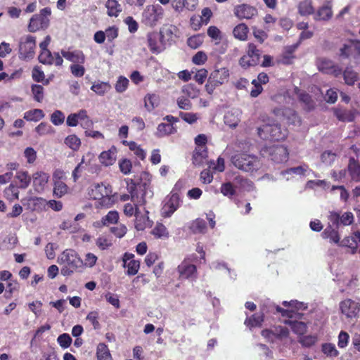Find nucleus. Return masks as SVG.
Listing matches in <instances>:
<instances>
[{"label":"nucleus","instance_id":"obj_1","mask_svg":"<svg viewBox=\"0 0 360 360\" xmlns=\"http://www.w3.org/2000/svg\"><path fill=\"white\" fill-rule=\"evenodd\" d=\"M151 174L148 172H142L138 179H130L127 181V190L130 193L131 200L136 205L143 206L146 203V196L151 193Z\"/></svg>","mask_w":360,"mask_h":360},{"label":"nucleus","instance_id":"obj_2","mask_svg":"<svg viewBox=\"0 0 360 360\" xmlns=\"http://www.w3.org/2000/svg\"><path fill=\"white\" fill-rule=\"evenodd\" d=\"M60 264H63L61 268V274L65 276H70L75 271H80L84 267V261L77 252L72 249L64 250L58 259Z\"/></svg>","mask_w":360,"mask_h":360},{"label":"nucleus","instance_id":"obj_3","mask_svg":"<svg viewBox=\"0 0 360 360\" xmlns=\"http://www.w3.org/2000/svg\"><path fill=\"white\" fill-rule=\"evenodd\" d=\"M231 162L236 167L246 172H256L261 166L257 156L245 153H238L232 156Z\"/></svg>","mask_w":360,"mask_h":360},{"label":"nucleus","instance_id":"obj_4","mask_svg":"<svg viewBox=\"0 0 360 360\" xmlns=\"http://www.w3.org/2000/svg\"><path fill=\"white\" fill-rule=\"evenodd\" d=\"M257 134L263 139L280 141L287 137L288 131L280 124H266L257 129Z\"/></svg>","mask_w":360,"mask_h":360},{"label":"nucleus","instance_id":"obj_5","mask_svg":"<svg viewBox=\"0 0 360 360\" xmlns=\"http://www.w3.org/2000/svg\"><path fill=\"white\" fill-rule=\"evenodd\" d=\"M230 72L227 68H221L213 70L205 84V90L209 94H212L217 87L221 86L229 81Z\"/></svg>","mask_w":360,"mask_h":360},{"label":"nucleus","instance_id":"obj_6","mask_svg":"<svg viewBox=\"0 0 360 360\" xmlns=\"http://www.w3.org/2000/svg\"><path fill=\"white\" fill-rule=\"evenodd\" d=\"M262 51L254 43H248L245 53L239 59V65L245 70L259 64Z\"/></svg>","mask_w":360,"mask_h":360},{"label":"nucleus","instance_id":"obj_7","mask_svg":"<svg viewBox=\"0 0 360 360\" xmlns=\"http://www.w3.org/2000/svg\"><path fill=\"white\" fill-rule=\"evenodd\" d=\"M51 15V10L46 7L40 10L39 13L34 14L30 20L27 30L30 32L46 30L50 24L49 17Z\"/></svg>","mask_w":360,"mask_h":360},{"label":"nucleus","instance_id":"obj_8","mask_svg":"<svg viewBox=\"0 0 360 360\" xmlns=\"http://www.w3.org/2000/svg\"><path fill=\"white\" fill-rule=\"evenodd\" d=\"M36 37L26 35L21 37L19 41V58L23 60L32 59L35 55Z\"/></svg>","mask_w":360,"mask_h":360},{"label":"nucleus","instance_id":"obj_9","mask_svg":"<svg viewBox=\"0 0 360 360\" xmlns=\"http://www.w3.org/2000/svg\"><path fill=\"white\" fill-rule=\"evenodd\" d=\"M273 114L281 121H285L288 124H300V118L297 113L290 108H275Z\"/></svg>","mask_w":360,"mask_h":360},{"label":"nucleus","instance_id":"obj_10","mask_svg":"<svg viewBox=\"0 0 360 360\" xmlns=\"http://www.w3.org/2000/svg\"><path fill=\"white\" fill-rule=\"evenodd\" d=\"M233 14L240 20H250L258 15V11L255 6L243 3L234 6Z\"/></svg>","mask_w":360,"mask_h":360},{"label":"nucleus","instance_id":"obj_11","mask_svg":"<svg viewBox=\"0 0 360 360\" xmlns=\"http://www.w3.org/2000/svg\"><path fill=\"white\" fill-rule=\"evenodd\" d=\"M340 309L347 319H354L358 317L360 312V303L352 299H345L340 302Z\"/></svg>","mask_w":360,"mask_h":360},{"label":"nucleus","instance_id":"obj_12","mask_svg":"<svg viewBox=\"0 0 360 360\" xmlns=\"http://www.w3.org/2000/svg\"><path fill=\"white\" fill-rule=\"evenodd\" d=\"M163 120L167 123L162 122L157 127L156 136L158 137H164L176 133V127L174 124L178 122L179 119L172 115H166L163 117Z\"/></svg>","mask_w":360,"mask_h":360},{"label":"nucleus","instance_id":"obj_13","mask_svg":"<svg viewBox=\"0 0 360 360\" xmlns=\"http://www.w3.org/2000/svg\"><path fill=\"white\" fill-rule=\"evenodd\" d=\"M163 15L164 9L158 4L148 6L143 14L146 23L150 27L155 26Z\"/></svg>","mask_w":360,"mask_h":360},{"label":"nucleus","instance_id":"obj_14","mask_svg":"<svg viewBox=\"0 0 360 360\" xmlns=\"http://www.w3.org/2000/svg\"><path fill=\"white\" fill-rule=\"evenodd\" d=\"M179 29L173 25L166 24L163 25L160 30L158 34H160L162 41H163L165 46L167 45H172L176 42L178 38Z\"/></svg>","mask_w":360,"mask_h":360},{"label":"nucleus","instance_id":"obj_15","mask_svg":"<svg viewBox=\"0 0 360 360\" xmlns=\"http://www.w3.org/2000/svg\"><path fill=\"white\" fill-rule=\"evenodd\" d=\"M333 0H325L322 6L314 13V19L316 21H329L333 15Z\"/></svg>","mask_w":360,"mask_h":360},{"label":"nucleus","instance_id":"obj_16","mask_svg":"<svg viewBox=\"0 0 360 360\" xmlns=\"http://www.w3.org/2000/svg\"><path fill=\"white\" fill-rule=\"evenodd\" d=\"M38 60L44 65H55L57 67H61L63 63V59L60 53L58 52L52 53L50 50L40 51Z\"/></svg>","mask_w":360,"mask_h":360},{"label":"nucleus","instance_id":"obj_17","mask_svg":"<svg viewBox=\"0 0 360 360\" xmlns=\"http://www.w3.org/2000/svg\"><path fill=\"white\" fill-rule=\"evenodd\" d=\"M329 220L333 226H335L338 229L340 225H351L354 222V215L351 212H346L341 216L336 212H331L329 215Z\"/></svg>","mask_w":360,"mask_h":360},{"label":"nucleus","instance_id":"obj_18","mask_svg":"<svg viewBox=\"0 0 360 360\" xmlns=\"http://www.w3.org/2000/svg\"><path fill=\"white\" fill-rule=\"evenodd\" d=\"M148 46L151 53L158 54L166 48L158 32H150L147 35Z\"/></svg>","mask_w":360,"mask_h":360},{"label":"nucleus","instance_id":"obj_19","mask_svg":"<svg viewBox=\"0 0 360 360\" xmlns=\"http://www.w3.org/2000/svg\"><path fill=\"white\" fill-rule=\"evenodd\" d=\"M288 155V149L284 146L278 145L269 148L271 160L275 163L279 164L287 162Z\"/></svg>","mask_w":360,"mask_h":360},{"label":"nucleus","instance_id":"obj_20","mask_svg":"<svg viewBox=\"0 0 360 360\" xmlns=\"http://www.w3.org/2000/svg\"><path fill=\"white\" fill-rule=\"evenodd\" d=\"M179 274V278L181 279H195L197 277L196 266L190 264L184 259L177 267Z\"/></svg>","mask_w":360,"mask_h":360},{"label":"nucleus","instance_id":"obj_21","mask_svg":"<svg viewBox=\"0 0 360 360\" xmlns=\"http://www.w3.org/2000/svg\"><path fill=\"white\" fill-rule=\"evenodd\" d=\"M180 197L177 193L172 194L162 209V216L169 217L179 208L180 205Z\"/></svg>","mask_w":360,"mask_h":360},{"label":"nucleus","instance_id":"obj_22","mask_svg":"<svg viewBox=\"0 0 360 360\" xmlns=\"http://www.w3.org/2000/svg\"><path fill=\"white\" fill-rule=\"evenodd\" d=\"M340 246L349 248L352 254L360 252V232L357 231L345 237L341 241Z\"/></svg>","mask_w":360,"mask_h":360},{"label":"nucleus","instance_id":"obj_23","mask_svg":"<svg viewBox=\"0 0 360 360\" xmlns=\"http://www.w3.org/2000/svg\"><path fill=\"white\" fill-rule=\"evenodd\" d=\"M84 119H86L87 120L85 122L84 127H89L92 126L93 122L91 120H89L86 111L84 110H81L78 113H72L69 115L67 117L66 124L69 127H76L79 123V120Z\"/></svg>","mask_w":360,"mask_h":360},{"label":"nucleus","instance_id":"obj_24","mask_svg":"<svg viewBox=\"0 0 360 360\" xmlns=\"http://www.w3.org/2000/svg\"><path fill=\"white\" fill-rule=\"evenodd\" d=\"M62 58L64 57L67 60L70 61L72 64L84 63L86 57L81 50H64L61 51Z\"/></svg>","mask_w":360,"mask_h":360},{"label":"nucleus","instance_id":"obj_25","mask_svg":"<svg viewBox=\"0 0 360 360\" xmlns=\"http://www.w3.org/2000/svg\"><path fill=\"white\" fill-rule=\"evenodd\" d=\"M117 153V150L114 146L108 150L101 152L98 156L100 162L105 167L112 165L116 161Z\"/></svg>","mask_w":360,"mask_h":360},{"label":"nucleus","instance_id":"obj_26","mask_svg":"<svg viewBox=\"0 0 360 360\" xmlns=\"http://www.w3.org/2000/svg\"><path fill=\"white\" fill-rule=\"evenodd\" d=\"M319 69L324 73L333 75L336 77L342 74V69L334 65L330 60H322L319 65Z\"/></svg>","mask_w":360,"mask_h":360},{"label":"nucleus","instance_id":"obj_27","mask_svg":"<svg viewBox=\"0 0 360 360\" xmlns=\"http://www.w3.org/2000/svg\"><path fill=\"white\" fill-rule=\"evenodd\" d=\"M112 192V186L110 185L101 183L94 186L91 191V195L94 199L98 200L103 196L109 195Z\"/></svg>","mask_w":360,"mask_h":360},{"label":"nucleus","instance_id":"obj_28","mask_svg":"<svg viewBox=\"0 0 360 360\" xmlns=\"http://www.w3.org/2000/svg\"><path fill=\"white\" fill-rule=\"evenodd\" d=\"M49 175L43 172H36L33 174V186L37 192L44 191L48 183Z\"/></svg>","mask_w":360,"mask_h":360},{"label":"nucleus","instance_id":"obj_29","mask_svg":"<svg viewBox=\"0 0 360 360\" xmlns=\"http://www.w3.org/2000/svg\"><path fill=\"white\" fill-rule=\"evenodd\" d=\"M321 236L324 239H328L330 243H335L340 246V236L338 231L331 225H328L322 232Z\"/></svg>","mask_w":360,"mask_h":360},{"label":"nucleus","instance_id":"obj_30","mask_svg":"<svg viewBox=\"0 0 360 360\" xmlns=\"http://www.w3.org/2000/svg\"><path fill=\"white\" fill-rule=\"evenodd\" d=\"M300 46V42H297L291 46L285 47V50L282 54L281 63L284 65H290L293 63V59L295 58L294 53Z\"/></svg>","mask_w":360,"mask_h":360},{"label":"nucleus","instance_id":"obj_31","mask_svg":"<svg viewBox=\"0 0 360 360\" xmlns=\"http://www.w3.org/2000/svg\"><path fill=\"white\" fill-rule=\"evenodd\" d=\"M249 31L248 25L244 22H240L234 27L233 35L236 39L245 41L248 40Z\"/></svg>","mask_w":360,"mask_h":360},{"label":"nucleus","instance_id":"obj_32","mask_svg":"<svg viewBox=\"0 0 360 360\" xmlns=\"http://www.w3.org/2000/svg\"><path fill=\"white\" fill-rule=\"evenodd\" d=\"M54 187L53 195L57 198H61L68 192V187L65 183L61 180L60 176H58L57 174H53Z\"/></svg>","mask_w":360,"mask_h":360},{"label":"nucleus","instance_id":"obj_33","mask_svg":"<svg viewBox=\"0 0 360 360\" xmlns=\"http://www.w3.org/2000/svg\"><path fill=\"white\" fill-rule=\"evenodd\" d=\"M348 172L352 180L358 182L360 181V164L354 158H350L347 166Z\"/></svg>","mask_w":360,"mask_h":360},{"label":"nucleus","instance_id":"obj_34","mask_svg":"<svg viewBox=\"0 0 360 360\" xmlns=\"http://www.w3.org/2000/svg\"><path fill=\"white\" fill-rule=\"evenodd\" d=\"M188 229L193 234H204L207 231V224L204 219L197 218L190 223Z\"/></svg>","mask_w":360,"mask_h":360},{"label":"nucleus","instance_id":"obj_35","mask_svg":"<svg viewBox=\"0 0 360 360\" xmlns=\"http://www.w3.org/2000/svg\"><path fill=\"white\" fill-rule=\"evenodd\" d=\"M264 321V314L263 313L254 314L250 316H248L244 324L250 329L257 327H261L262 323Z\"/></svg>","mask_w":360,"mask_h":360},{"label":"nucleus","instance_id":"obj_36","mask_svg":"<svg viewBox=\"0 0 360 360\" xmlns=\"http://www.w3.org/2000/svg\"><path fill=\"white\" fill-rule=\"evenodd\" d=\"M333 112L337 119L342 122H352L355 118L352 111L347 109L335 108Z\"/></svg>","mask_w":360,"mask_h":360},{"label":"nucleus","instance_id":"obj_37","mask_svg":"<svg viewBox=\"0 0 360 360\" xmlns=\"http://www.w3.org/2000/svg\"><path fill=\"white\" fill-rule=\"evenodd\" d=\"M298 13L302 16H307L314 13L313 0H302L297 6Z\"/></svg>","mask_w":360,"mask_h":360},{"label":"nucleus","instance_id":"obj_38","mask_svg":"<svg viewBox=\"0 0 360 360\" xmlns=\"http://www.w3.org/2000/svg\"><path fill=\"white\" fill-rule=\"evenodd\" d=\"M193 3L190 4L187 0H178L174 1L172 3V8L175 10V11L180 13L183 11L184 8L189 11H193L195 9V7L198 4V0H193Z\"/></svg>","mask_w":360,"mask_h":360},{"label":"nucleus","instance_id":"obj_39","mask_svg":"<svg viewBox=\"0 0 360 360\" xmlns=\"http://www.w3.org/2000/svg\"><path fill=\"white\" fill-rule=\"evenodd\" d=\"M107 13L110 17H117L122 12V6L117 0H107L105 3Z\"/></svg>","mask_w":360,"mask_h":360},{"label":"nucleus","instance_id":"obj_40","mask_svg":"<svg viewBox=\"0 0 360 360\" xmlns=\"http://www.w3.org/2000/svg\"><path fill=\"white\" fill-rule=\"evenodd\" d=\"M284 323L291 327L293 333L297 335H303L306 333L307 326V324L302 321L285 320Z\"/></svg>","mask_w":360,"mask_h":360},{"label":"nucleus","instance_id":"obj_41","mask_svg":"<svg viewBox=\"0 0 360 360\" xmlns=\"http://www.w3.org/2000/svg\"><path fill=\"white\" fill-rule=\"evenodd\" d=\"M340 56L343 58H349L355 56V49L354 39L347 41L340 49Z\"/></svg>","mask_w":360,"mask_h":360},{"label":"nucleus","instance_id":"obj_42","mask_svg":"<svg viewBox=\"0 0 360 360\" xmlns=\"http://www.w3.org/2000/svg\"><path fill=\"white\" fill-rule=\"evenodd\" d=\"M19 186L11 183L4 191V198L11 202L18 200L19 198Z\"/></svg>","mask_w":360,"mask_h":360},{"label":"nucleus","instance_id":"obj_43","mask_svg":"<svg viewBox=\"0 0 360 360\" xmlns=\"http://www.w3.org/2000/svg\"><path fill=\"white\" fill-rule=\"evenodd\" d=\"M159 96L155 94H148L144 98V105L149 112L154 110L159 105Z\"/></svg>","mask_w":360,"mask_h":360},{"label":"nucleus","instance_id":"obj_44","mask_svg":"<svg viewBox=\"0 0 360 360\" xmlns=\"http://www.w3.org/2000/svg\"><path fill=\"white\" fill-rule=\"evenodd\" d=\"M96 356L98 360H112L110 350L105 343H99L98 345Z\"/></svg>","mask_w":360,"mask_h":360},{"label":"nucleus","instance_id":"obj_45","mask_svg":"<svg viewBox=\"0 0 360 360\" xmlns=\"http://www.w3.org/2000/svg\"><path fill=\"white\" fill-rule=\"evenodd\" d=\"M44 117V113L41 109L30 110L25 112L23 118L27 121L38 122Z\"/></svg>","mask_w":360,"mask_h":360},{"label":"nucleus","instance_id":"obj_46","mask_svg":"<svg viewBox=\"0 0 360 360\" xmlns=\"http://www.w3.org/2000/svg\"><path fill=\"white\" fill-rule=\"evenodd\" d=\"M15 178L19 181L20 185L18 186L20 188H27L31 182V177L26 171H18L15 174Z\"/></svg>","mask_w":360,"mask_h":360},{"label":"nucleus","instance_id":"obj_47","mask_svg":"<svg viewBox=\"0 0 360 360\" xmlns=\"http://www.w3.org/2000/svg\"><path fill=\"white\" fill-rule=\"evenodd\" d=\"M124 145H127L130 150L133 151L137 158L143 160L146 158V152L134 141H122Z\"/></svg>","mask_w":360,"mask_h":360},{"label":"nucleus","instance_id":"obj_48","mask_svg":"<svg viewBox=\"0 0 360 360\" xmlns=\"http://www.w3.org/2000/svg\"><path fill=\"white\" fill-rule=\"evenodd\" d=\"M111 88L108 82H95L91 87V89L99 96H103Z\"/></svg>","mask_w":360,"mask_h":360},{"label":"nucleus","instance_id":"obj_49","mask_svg":"<svg viewBox=\"0 0 360 360\" xmlns=\"http://www.w3.org/2000/svg\"><path fill=\"white\" fill-rule=\"evenodd\" d=\"M152 234L156 238H167L169 237V231L166 226L161 224L158 223L152 230Z\"/></svg>","mask_w":360,"mask_h":360},{"label":"nucleus","instance_id":"obj_50","mask_svg":"<svg viewBox=\"0 0 360 360\" xmlns=\"http://www.w3.org/2000/svg\"><path fill=\"white\" fill-rule=\"evenodd\" d=\"M343 77L347 84L353 85L358 79V73L347 67L343 72Z\"/></svg>","mask_w":360,"mask_h":360},{"label":"nucleus","instance_id":"obj_51","mask_svg":"<svg viewBox=\"0 0 360 360\" xmlns=\"http://www.w3.org/2000/svg\"><path fill=\"white\" fill-rule=\"evenodd\" d=\"M65 143L74 151H77L80 148L81 141L76 135L72 134L65 138Z\"/></svg>","mask_w":360,"mask_h":360},{"label":"nucleus","instance_id":"obj_52","mask_svg":"<svg viewBox=\"0 0 360 360\" xmlns=\"http://www.w3.org/2000/svg\"><path fill=\"white\" fill-rule=\"evenodd\" d=\"M119 220V214L117 211H110L105 217L101 219L102 224L103 226H108L110 224H117Z\"/></svg>","mask_w":360,"mask_h":360},{"label":"nucleus","instance_id":"obj_53","mask_svg":"<svg viewBox=\"0 0 360 360\" xmlns=\"http://www.w3.org/2000/svg\"><path fill=\"white\" fill-rule=\"evenodd\" d=\"M276 340H281L289 336V330L288 328L282 326H276L271 328Z\"/></svg>","mask_w":360,"mask_h":360},{"label":"nucleus","instance_id":"obj_54","mask_svg":"<svg viewBox=\"0 0 360 360\" xmlns=\"http://www.w3.org/2000/svg\"><path fill=\"white\" fill-rule=\"evenodd\" d=\"M124 266L127 269V274L129 276H134L136 275L140 268V262L139 260H131L128 262L126 264H124Z\"/></svg>","mask_w":360,"mask_h":360},{"label":"nucleus","instance_id":"obj_55","mask_svg":"<svg viewBox=\"0 0 360 360\" xmlns=\"http://www.w3.org/2000/svg\"><path fill=\"white\" fill-rule=\"evenodd\" d=\"M322 352L331 357H336L339 355V352L336 349L335 345L332 343L323 344Z\"/></svg>","mask_w":360,"mask_h":360},{"label":"nucleus","instance_id":"obj_56","mask_svg":"<svg viewBox=\"0 0 360 360\" xmlns=\"http://www.w3.org/2000/svg\"><path fill=\"white\" fill-rule=\"evenodd\" d=\"M96 245L101 250H105L109 249L112 245V243L111 240L104 236H99L96 240Z\"/></svg>","mask_w":360,"mask_h":360},{"label":"nucleus","instance_id":"obj_57","mask_svg":"<svg viewBox=\"0 0 360 360\" xmlns=\"http://www.w3.org/2000/svg\"><path fill=\"white\" fill-rule=\"evenodd\" d=\"M207 157V151L205 149L198 150L195 148L193 155V162L195 165H200L203 162L204 159Z\"/></svg>","mask_w":360,"mask_h":360},{"label":"nucleus","instance_id":"obj_58","mask_svg":"<svg viewBox=\"0 0 360 360\" xmlns=\"http://www.w3.org/2000/svg\"><path fill=\"white\" fill-rule=\"evenodd\" d=\"M84 63L72 64L70 66V72L76 77H82L85 74Z\"/></svg>","mask_w":360,"mask_h":360},{"label":"nucleus","instance_id":"obj_59","mask_svg":"<svg viewBox=\"0 0 360 360\" xmlns=\"http://www.w3.org/2000/svg\"><path fill=\"white\" fill-rule=\"evenodd\" d=\"M129 79L125 77H119L116 84L115 90L118 93H122L125 91L129 86Z\"/></svg>","mask_w":360,"mask_h":360},{"label":"nucleus","instance_id":"obj_60","mask_svg":"<svg viewBox=\"0 0 360 360\" xmlns=\"http://www.w3.org/2000/svg\"><path fill=\"white\" fill-rule=\"evenodd\" d=\"M32 92L34 98L37 102H41L44 98V87L39 84H33L32 86Z\"/></svg>","mask_w":360,"mask_h":360},{"label":"nucleus","instance_id":"obj_61","mask_svg":"<svg viewBox=\"0 0 360 360\" xmlns=\"http://www.w3.org/2000/svg\"><path fill=\"white\" fill-rule=\"evenodd\" d=\"M179 115L184 121L190 124L196 122L198 120V115L197 113L184 112L181 111L179 112Z\"/></svg>","mask_w":360,"mask_h":360},{"label":"nucleus","instance_id":"obj_62","mask_svg":"<svg viewBox=\"0 0 360 360\" xmlns=\"http://www.w3.org/2000/svg\"><path fill=\"white\" fill-rule=\"evenodd\" d=\"M138 206L139 205H136V203H134V205H132L131 203L125 204L124 206V214L129 217H131L132 216L137 217V214L139 212Z\"/></svg>","mask_w":360,"mask_h":360},{"label":"nucleus","instance_id":"obj_63","mask_svg":"<svg viewBox=\"0 0 360 360\" xmlns=\"http://www.w3.org/2000/svg\"><path fill=\"white\" fill-rule=\"evenodd\" d=\"M119 167L121 172L127 175L131 173L132 169V163L128 159H122L119 161Z\"/></svg>","mask_w":360,"mask_h":360},{"label":"nucleus","instance_id":"obj_64","mask_svg":"<svg viewBox=\"0 0 360 360\" xmlns=\"http://www.w3.org/2000/svg\"><path fill=\"white\" fill-rule=\"evenodd\" d=\"M336 154L330 150L324 151L321 155V162L327 165H330L335 160Z\"/></svg>","mask_w":360,"mask_h":360}]
</instances>
